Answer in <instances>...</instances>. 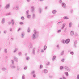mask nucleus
<instances>
[{
    "mask_svg": "<svg viewBox=\"0 0 79 79\" xmlns=\"http://www.w3.org/2000/svg\"><path fill=\"white\" fill-rule=\"evenodd\" d=\"M34 34L32 35V40H35L36 38L38 37L39 35V32L37 31L35 29H34Z\"/></svg>",
    "mask_w": 79,
    "mask_h": 79,
    "instance_id": "f257e3e1",
    "label": "nucleus"
},
{
    "mask_svg": "<svg viewBox=\"0 0 79 79\" xmlns=\"http://www.w3.org/2000/svg\"><path fill=\"white\" fill-rule=\"evenodd\" d=\"M64 68L65 70L66 71H68L69 72L71 71V69L69 67L67 66H65L64 67Z\"/></svg>",
    "mask_w": 79,
    "mask_h": 79,
    "instance_id": "f03ea898",
    "label": "nucleus"
},
{
    "mask_svg": "<svg viewBox=\"0 0 79 79\" xmlns=\"http://www.w3.org/2000/svg\"><path fill=\"white\" fill-rule=\"evenodd\" d=\"M10 6V3L7 4L6 5L5 8L6 10L9 9Z\"/></svg>",
    "mask_w": 79,
    "mask_h": 79,
    "instance_id": "7ed1b4c3",
    "label": "nucleus"
},
{
    "mask_svg": "<svg viewBox=\"0 0 79 79\" xmlns=\"http://www.w3.org/2000/svg\"><path fill=\"white\" fill-rule=\"evenodd\" d=\"M10 67L12 68V69H16V66L14 65V64L10 65Z\"/></svg>",
    "mask_w": 79,
    "mask_h": 79,
    "instance_id": "20e7f679",
    "label": "nucleus"
},
{
    "mask_svg": "<svg viewBox=\"0 0 79 79\" xmlns=\"http://www.w3.org/2000/svg\"><path fill=\"white\" fill-rule=\"evenodd\" d=\"M13 10H19V6H16V8H15V7H14L13 8Z\"/></svg>",
    "mask_w": 79,
    "mask_h": 79,
    "instance_id": "39448f33",
    "label": "nucleus"
},
{
    "mask_svg": "<svg viewBox=\"0 0 79 79\" xmlns=\"http://www.w3.org/2000/svg\"><path fill=\"white\" fill-rule=\"evenodd\" d=\"M74 32L73 31H71L70 32V35L71 36H73L74 35Z\"/></svg>",
    "mask_w": 79,
    "mask_h": 79,
    "instance_id": "423d86ee",
    "label": "nucleus"
},
{
    "mask_svg": "<svg viewBox=\"0 0 79 79\" xmlns=\"http://www.w3.org/2000/svg\"><path fill=\"white\" fill-rule=\"evenodd\" d=\"M35 48H34L33 49L32 53L33 55H35Z\"/></svg>",
    "mask_w": 79,
    "mask_h": 79,
    "instance_id": "0eeeda50",
    "label": "nucleus"
},
{
    "mask_svg": "<svg viewBox=\"0 0 79 79\" xmlns=\"http://www.w3.org/2000/svg\"><path fill=\"white\" fill-rule=\"evenodd\" d=\"M62 6L64 8H65L66 7V4L64 3H63L62 4Z\"/></svg>",
    "mask_w": 79,
    "mask_h": 79,
    "instance_id": "6e6552de",
    "label": "nucleus"
},
{
    "mask_svg": "<svg viewBox=\"0 0 79 79\" xmlns=\"http://www.w3.org/2000/svg\"><path fill=\"white\" fill-rule=\"evenodd\" d=\"M24 35H25L24 33L23 32L21 34V38H22V39H23V38H24Z\"/></svg>",
    "mask_w": 79,
    "mask_h": 79,
    "instance_id": "1a4fd4ad",
    "label": "nucleus"
},
{
    "mask_svg": "<svg viewBox=\"0 0 79 79\" xmlns=\"http://www.w3.org/2000/svg\"><path fill=\"white\" fill-rule=\"evenodd\" d=\"M69 42H70V39H68L65 40V43L66 44H68Z\"/></svg>",
    "mask_w": 79,
    "mask_h": 79,
    "instance_id": "9d476101",
    "label": "nucleus"
},
{
    "mask_svg": "<svg viewBox=\"0 0 79 79\" xmlns=\"http://www.w3.org/2000/svg\"><path fill=\"white\" fill-rule=\"evenodd\" d=\"M5 18H3L2 19L1 23L2 24H4V23H5Z\"/></svg>",
    "mask_w": 79,
    "mask_h": 79,
    "instance_id": "9b49d317",
    "label": "nucleus"
},
{
    "mask_svg": "<svg viewBox=\"0 0 79 79\" xmlns=\"http://www.w3.org/2000/svg\"><path fill=\"white\" fill-rule=\"evenodd\" d=\"M32 44L31 43L28 46V47H29V49L32 48Z\"/></svg>",
    "mask_w": 79,
    "mask_h": 79,
    "instance_id": "f8f14e48",
    "label": "nucleus"
},
{
    "mask_svg": "<svg viewBox=\"0 0 79 79\" xmlns=\"http://www.w3.org/2000/svg\"><path fill=\"white\" fill-rule=\"evenodd\" d=\"M14 59L16 62H18V59L16 57H14Z\"/></svg>",
    "mask_w": 79,
    "mask_h": 79,
    "instance_id": "ddd939ff",
    "label": "nucleus"
},
{
    "mask_svg": "<svg viewBox=\"0 0 79 79\" xmlns=\"http://www.w3.org/2000/svg\"><path fill=\"white\" fill-rule=\"evenodd\" d=\"M43 72L44 74H47L48 73V70L46 69H44L43 70Z\"/></svg>",
    "mask_w": 79,
    "mask_h": 79,
    "instance_id": "4468645a",
    "label": "nucleus"
},
{
    "mask_svg": "<svg viewBox=\"0 0 79 79\" xmlns=\"http://www.w3.org/2000/svg\"><path fill=\"white\" fill-rule=\"evenodd\" d=\"M66 26V24L65 23H64L62 25V26L61 27V29H63L64 28V27H65V26Z\"/></svg>",
    "mask_w": 79,
    "mask_h": 79,
    "instance_id": "2eb2a0df",
    "label": "nucleus"
},
{
    "mask_svg": "<svg viewBox=\"0 0 79 79\" xmlns=\"http://www.w3.org/2000/svg\"><path fill=\"white\" fill-rule=\"evenodd\" d=\"M38 11L39 13H42V9H41V8H40L39 9Z\"/></svg>",
    "mask_w": 79,
    "mask_h": 79,
    "instance_id": "dca6fc26",
    "label": "nucleus"
},
{
    "mask_svg": "<svg viewBox=\"0 0 79 79\" xmlns=\"http://www.w3.org/2000/svg\"><path fill=\"white\" fill-rule=\"evenodd\" d=\"M27 17L28 19H30L31 18V15H30L29 14L28 15H27Z\"/></svg>",
    "mask_w": 79,
    "mask_h": 79,
    "instance_id": "f3484780",
    "label": "nucleus"
},
{
    "mask_svg": "<svg viewBox=\"0 0 79 79\" xmlns=\"http://www.w3.org/2000/svg\"><path fill=\"white\" fill-rule=\"evenodd\" d=\"M11 22L12 23V25H14V24H15V22L14 21V19H12L11 21Z\"/></svg>",
    "mask_w": 79,
    "mask_h": 79,
    "instance_id": "a211bd4d",
    "label": "nucleus"
},
{
    "mask_svg": "<svg viewBox=\"0 0 79 79\" xmlns=\"http://www.w3.org/2000/svg\"><path fill=\"white\" fill-rule=\"evenodd\" d=\"M35 9V8H34V6H32L31 7V11H32V12H34V10Z\"/></svg>",
    "mask_w": 79,
    "mask_h": 79,
    "instance_id": "6ab92c4d",
    "label": "nucleus"
},
{
    "mask_svg": "<svg viewBox=\"0 0 79 79\" xmlns=\"http://www.w3.org/2000/svg\"><path fill=\"white\" fill-rule=\"evenodd\" d=\"M17 50H18V48H16L15 50L13 51V52L14 53H16V52H17Z\"/></svg>",
    "mask_w": 79,
    "mask_h": 79,
    "instance_id": "aec40b11",
    "label": "nucleus"
},
{
    "mask_svg": "<svg viewBox=\"0 0 79 79\" xmlns=\"http://www.w3.org/2000/svg\"><path fill=\"white\" fill-rule=\"evenodd\" d=\"M64 74H65V75L66 76H69V74H68V72H65Z\"/></svg>",
    "mask_w": 79,
    "mask_h": 79,
    "instance_id": "412c9836",
    "label": "nucleus"
},
{
    "mask_svg": "<svg viewBox=\"0 0 79 79\" xmlns=\"http://www.w3.org/2000/svg\"><path fill=\"white\" fill-rule=\"evenodd\" d=\"M72 24H73V23H72V22H70L69 23V26L70 27H71Z\"/></svg>",
    "mask_w": 79,
    "mask_h": 79,
    "instance_id": "4be33fe9",
    "label": "nucleus"
},
{
    "mask_svg": "<svg viewBox=\"0 0 79 79\" xmlns=\"http://www.w3.org/2000/svg\"><path fill=\"white\" fill-rule=\"evenodd\" d=\"M56 10H55L53 11L52 13H53V14H55L56 13Z\"/></svg>",
    "mask_w": 79,
    "mask_h": 79,
    "instance_id": "5701e85b",
    "label": "nucleus"
},
{
    "mask_svg": "<svg viewBox=\"0 0 79 79\" xmlns=\"http://www.w3.org/2000/svg\"><path fill=\"white\" fill-rule=\"evenodd\" d=\"M2 69L3 71H4L6 70V68H5V67H2Z\"/></svg>",
    "mask_w": 79,
    "mask_h": 79,
    "instance_id": "b1692460",
    "label": "nucleus"
},
{
    "mask_svg": "<svg viewBox=\"0 0 79 79\" xmlns=\"http://www.w3.org/2000/svg\"><path fill=\"white\" fill-rule=\"evenodd\" d=\"M55 58H56V56H53V57L52 58V61H54V60H55Z\"/></svg>",
    "mask_w": 79,
    "mask_h": 79,
    "instance_id": "393cba45",
    "label": "nucleus"
},
{
    "mask_svg": "<svg viewBox=\"0 0 79 79\" xmlns=\"http://www.w3.org/2000/svg\"><path fill=\"white\" fill-rule=\"evenodd\" d=\"M29 11L27 10V11H26V15H29Z\"/></svg>",
    "mask_w": 79,
    "mask_h": 79,
    "instance_id": "a878e982",
    "label": "nucleus"
},
{
    "mask_svg": "<svg viewBox=\"0 0 79 79\" xmlns=\"http://www.w3.org/2000/svg\"><path fill=\"white\" fill-rule=\"evenodd\" d=\"M57 32V33H60V32H61V29L58 30Z\"/></svg>",
    "mask_w": 79,
    "mask_h": 79,
    "instance_id": "bb28decb",
    "label": "nucleus"
},
{
    "mask_svg": "<svg viewBox=\"0 0 79 79\" xmlns=\"http://www.w3.org/2000/svg\"><path fill=\"white\" fill-rule=\"evenodd\" d=\"M18 55H19V56H22V53L21 52H19L18 53Z\"/></svg>",
    "mask_w": 79,
    "mask_h": 79,
    "instance_id": "cd10ccee",
    "label": "nucleus"
},
{
    "mask_svg": "<svg viewBox=\"0 0 79 79\" xmlns=\"http://www.w3.org/2000/svg\"><path fill=\"white\" fill-rule=\"evenodd\" d=\"M47 46L45 45L44 47V50H46V49H47Z\"/></svg>",
    "mask_w": 79,
    "mask_h": 79,
    "instance_id": "c85d7f7f",
    "label": "nucleus"
},
{
    "mask_svg": "<svg viewBox=\"0 0 79 79\" xmlns=\"http://www.w3.org/2000/svg\"><path fill=\"white\" fill-rule=\"evenodd\" d=\"M22 79H25V75H23L22 76Z\"/></svg>",
    "mask_w": 79,
    "mask_h": 79,
    "instance_id": "c756f323",
    "label": "nucleus"
},
{
    "mask_svg": "<svg viewBox=\"0 0 79 79\" xmlns=\"http://www.w3.org/2000/svg\"><path fill=\"white\" fill-rule=\"evenodd\" d=\"M62 43H63V44H65V41L64 40H62Z\"/></svg>",
    "mask_w": 79,
    "mask_h": 79,
    "instance_id": "7c9ffc66",
    "label": "nucleus"
},
{
    "mask_svg": "<svg viewBox=\"0 0 79 79\" xmlns=\"http://www.w3.org/2000/svg\"><path fill=\"white\" fill-rule=\"evenodd\" d=\"M64 19H69L68 17L66 16L64 17Z\"/></svg>",
    "mask_w": 79,
    "mask_h": 79,
    "instance_id": "2f4dec72",
    "label": "nucleus"
},
{
    "mask_svg": "<svg viewBox=\"0 0 79 79\" xmlns=\"http://www.w3.org/2000/svg\"><path fill=\"white\" fill-rule=\"evenodd\" d=\"M35 15L34 14H33V16H32V18H33L34 19L35 18Z\"/></svg>",
    "mask_w": 79,
    "mask_h": 79,
    "instance_id": "473e14b6",
    "label": "nucleus"
},
{
    "mask_svg": "<svg viewBox=\"0 0 79 79\" xmlns=\"http://www.w3.org/2000/svg\"><path fill=\"white\" fill-rule=\"evenodd\" d=\"M62 22H63V21H60V22H58L57 23V24L58 25H59V24H60V23H62Z\"/></svg>",
    "mask_w": 79,
    "mask_h": 79,
    "instance_id": "72a5a7b5",
    "label": "nucleus"
},
{
    "mask_svg": "<svg viewBox=\"0 0 79 79\" xmlns=\"http://www.w3.org/2000/svg\"><path fill=\"white\" fill-rule=\"evenodd\" d=\"M6 16H9V15H11V13H8L6 14Z\"/></svg>",
    "mask_w": 79,
    "mask_h": 79,
    "instance_id": "f704fd0d",
    "label": "nucleus"
},
{
    "mask_svg": "<svg viewBox=\"0 0 79 79\" xmlns=\"http://www.w3.org/2000/svg\"><path fill=\"white\" fill-rule=\"evenodd\" d=\"M31 31V28H28L27 32H29Z\"/></svg>",
    "mask_w": 79,
    "mask_h": 79,
    "instance_id": "c9c22d12",
    "label": "nucleus"
},
{
    "mask_svg": "<svg viewBox=\"0 0 79 79\" xmlns=\"http://www.w3.org/2000/svg\"><path fill=\"white\" fill-rule=\"evenodd\" d=\"M64 51H62V52L61 53V55H63V54H64Z\"/></svg>",
    "mask_w": 79,
    "mask_h": 79,
    "instance_id": "e433bc0d",
    "label": "nucleus"
},
{
    "mask_svg": "<svg viewBox=\"0 0 79 79\" xmlns=\"http://www.w3.org/2000/svg\"><path fill=\"white\" fill-rule=\"evenodd\" d=\"M19 67L18 66H17V69L18 70V71H19Z\"/></svg>",
    "mask_w": 79,
    "mask_h": 79,
    "instance_id": "4c0bfd02",
    "label": "nucleus"
},
{
    "mask_svg": "<svg viewBox=\"0 0 79 79\" xmlns=\"http://www.w3.org/2000/svg\"><path fill=\"white\" fill-rule=\"evenodd\" d=\"M35 71H32L31 72V74H35Z\"/></svg>",
    "mask_w": 79,
    "mask_h": 79,
    "instance_id": "58836bf2",
    "label": "nucleus"
},
{
    "mask_svg": "<svg viewBox=\"0 0 79 79\" xmlns=\"http://www.w3.org/2000/svg\"><path fill=\"white\" fill-rule=\"evenodd\" d=\"M11 61H12V64H14L15 63V61H14V60H11Z\"/></svg>",
    "mask_w": 79,
    "mask_h": 79,
    "instance_id": "ea45409f",
    "label": "nucleus"
},
{
    "mask_svg": "<svg viewBox=\"0 0 79 79\" xmlns=\"http://www.w3.org/2000/svg\"><path fill=\"white\" fill-rule=\"evenodd\" d=\"M43 68V65H41L40 66V69H42V68Z\"/></svg>",
    "mask_w": 79,
    "mask_h": 79,
    "instance_id": "a19ab883",
    "label": "nucleus"
},
{
    "mask_svg": "<svg viewBox=\"0 0 79 79\" xmlns=\"http://www.w3.org/2000/svg\"><path fill=\"white\" fill-rule=\"evenodd\" d=\"M63 69V67L62 66H61L60 67V70H62Z\"/></svg>",
    "mask_w": 79,
    "mask_h": 79,
    "instance_id": "79ce46f5",
    "label": "nucleus"
},
{
    "mask_svg": "<svg viewBox=\"0 0 79 79\" xmlns=\"http://www.w3.org/2000/svg\"><path fill=\"white\" fill-rule=\"evenodd\" d=\"M4 32L5 34H6V33H7V30H5L4 31Z\"/></svg>",
    "mask_w": 79,
    "mask_h": 79,
    "instance_id": "37998d69",
    "label": "nucleus"
},
{
    "mask_svg": "<svg viewBox=\"0 0 79 79\" xmlns=\"http://www.w3.org/2000/svg\"><path fill=\"white\" fill-rule=\"evenodd\" d=\"M70 53L71 55H74V52H71Z\"/></svg>",
    "mask_w": 79,
    "mask_h": 79,
    "instance_id": "c03bdc74",
    "label": "nucleus"
},
{
    "mask_svg": "<svg viewBox=\"0 0 79 79\" xmlns=\"http://www.w3.org/2000/svg\"><path fill=\"white\" fill-rule=\"evenodd\" d=\"M5 52L6 53H7V49H5Z\"/></svg>",
    "mask_w": 79,
    "mask_h": 79,
    "instance_id": "a18cd8bd",
    "label": "nucleus"
},
{
    "mask_svg": "<svg viewBox=\"0 0 79 79\" xmlns=\"http://www.w3.org/2000/svg\"><path fill=\"white\" fill-rule=\"evenodd\" d=\"M77 44V41H75L74 42V44L76 45Z\"/></svg>",
    "mask_w": 79,
    "mask_h": 79,
    "instance_id": "49530a36",
    "label": "nucleus"
},
{
    "mask_svg": "<svg viewBox=\"0 0 79 79\" xmlns=\"http://www.w3.org/2000/svg\"><path fill=\"white\" fill-rule=\"evenodd\" d=\"M26 59L27 60H29V57H27Z\"/></svg>",
    "mask_w": 79,
    "mask_h": 79,
    "instance_id": "de8ad7c7",
    "label": "nucleus"
},
{
    "mask_svg": "<svg viewBox=\"0 0 79 79\" xmlns=\"http://www.w3.org/2000/svg\"><path fill=\"white\" fill-rule=\"evenodd\" d=\"M24 69L25 70L27 69V67L25 66L24 68Z\"/></svg>",
    "mask_w": 79,
    "mask_h": 79,
    "instance_id": "09e8293b",
    "label": "nucleus"
},
{
    "mask_svg": "<svg viewBox=\"0 0 79 79\" xmlns=\"http://www.w3.org/2000/svg\"><path fill=\"white\" fill-rule=\"evenodd\" d=\"M33 77L34 78H35V77H36V75L34 74L33 75Z\"/></svg>",
    "mask_w": 79,
    "mask_h": 79,
    "instance_id": "8fccbe9b",
    "label": "nucleus"
},
{
    "mask_svg": "<svg viewBox=\"0 0 79 79\" xmlns=\"http://www.w3.org/2000/svg\"><path fill=\"white\" fill-rule=\"evenodd\" d=\"M60 3H63V1L61 0H60L59 1Z\"/></svg>",
    "mask_w": 79,
    "mask_h": 79,
    "instance_id": "3c124183",
    "label": "nucleus"
},
{
    "mask_svg": "<svg viewBox=\"0 0 79 79\" xmlns=\"http://www.w3.org/2000/svg\"><path fill=\"white\" fill-rule=\"evenodd\" d=\"M21 19H22V20H24V17H21Z\"/></svg>",
    "mask_w": 79,
    "mask_h": 79,
    "instance_id": "603ef678",
    "label": "nucleus"
},
{
    "mask_svg": "<svg viewBox=\"0 0 79 79\" xmlns=\"http://www.w3.org/2000/svg\"><path fill=\"white\" fill-rule=\"evenodd\" d=\"M75 36H78V34H77V33H75Z\"/></svg>",
    "mask_w": 79,
    "mask_h": 79,
    "instance_id": "864d4df0",
    "label": "nucleus"
},
{
    "mask_svg": "<svg viewBox=\"0 0 79 79\" xmlns=\"http://www.w3.org/2000/svg\"><path fill=\"white\" fill-rule=\"evenodd\" d=\"M21 28H20L18 29V31H21Z\"/></svg>",
    "mask_w": 79,
    "mask_h": 79,
    "instance_id": "5fc2aeb1",
    "label": "nucleus"
},
{
    "mask_svg": "<svg viewBox=\"0 0 79 79\" xmlns=\"http://www.w3.org/2000/svg\"><path fill=\"white\" fill-rule=\"evenodd\" d=\"M44 50H43V49L41 50V52L42 53H44Z\"/></svg>",
    "mask_w": 79,
    "mask_h": 79,
    "instance_id": "6e6d98bb",
    "label": "nucleus"
},
{
    "mask_svg": "<svg viewBox=\"0 0 79 79\" xmlns=\"http://www.w3.org/2000/svg\"><path fill=\"white\" fill-rule=\"evenodd\" d=\"M20 24H23V22H20Z\"/></svg>",
    "mask_w": 79,
    "mask_h": 79,
    "instance_id": "4d7b16f0",
    "label": "nucleus"
},
{
    "mask_svg": "<svg viewBox=\"0 0 79 79\" xmlns=\"http://www.w3.org/2000/svg\"><path fill=\"white\" fill-rule=\"evenodd\" d=\"M27 2H31V0H26Z\"/></svg>",
    "mask_w": 79,
    "mask_h": 79,
    "instance_id": "13d9d810",
    "label": "nucleus"
},
{
    "mask_svg": "<svg viewBox=\"0 0 79 79\" xmlns=\"http://www.w3.org/2000/svg\"><path fill=\"white\" fill-rule=\"evenodd\" d=\"M63 79H66V77L64 76H63Z\"/></svg>",
    "mask_w": 79,
    "mask_h": 79,
    "instance_id": "bf43d9fd",
    "label": "nucleus"
},
{
    "mask_svg": "<svg viewBox=\"0 0 79 79\" xmlns=\"http://www.w3.org/2000/svg\"><path fill=\"white\" fill-rule=\"evenodd\" d=\"M10 31H11V32H12V31H13V29L11 28H10Z\"/></svg>",
    "mask_w": 79,
    "mask_h": 79,
    "instance_id": "052dcab7",
    "label": "nucleus"
},
{
    "mask_svg": "<svg viewBox=\"0 0 79 79\" xmlns=\"http://www.w3.org/2000/svg\"><path fill=\"white\" fill-rule=\"evenodd\" d=\"M61 61H62V62H64V59H62Z\"/></svg>",
    "mask_w": 79,
    "mask_h": 79,
    "instance_id": "680f3d73",
    "label": "nucleus"
},
{
    "mask_svg": "<svg viewBox=\"0 0 79 79\" xmlns=\"http://www.w3.org/2000/svg\"><path fill=\"white\" fill-rule=\"evenodd\" d=\"M77 79H79V74L77 76Z\"/></svg>",
    "mask_w": 79,
    "mask_h": 79,
    "instance_id": "e2e57ef3",
    "label": "nucleus"
},
{
    "mask_svg": "<svg viewBox=\"0 0 79 79\" xmlns=\"http://www.w3.org/2000/svg\"><path fill=\"white\" fill-rule=\"evenodd\" d=\"M49 64H50V63L48 62V64H46V65H47V66H48V65H49Z\"/></svg>",
    "mask_w": 79,
    "mask_h": 79,
    "instance_id": "0e129e2a",
    "label": "nucleus"
},
{
    "mask_svg": "<svg viewBox=\"0 0 79 79\" xmlns=\"http://www.w3.org/2000/svg\"><path fill=\"white\" fill-rule=\"evenodd\" d=\"M73 10H70V13H73Z\"/></svg>",
    "mask_w": 79,
    "mask_h": 79,
    "instance_id": "69168bd1",
    "label": "nucleus"
},
{
    "mask_svg": "<svg viewBox=\"0 0 79 79\" xmlns=\"http://www.w3.org/2000/svg\"><path fill=\"white\" fill-rule=\"evenodd\" d=\"M49 77L50 78H52V77H53L52 76H49Z\"/></svg>",
    "mask_w": 79,
    "mask_h": 79,
    "instance_id": "338daca9",
    "label": "nucleus"
},
{
    "mask_svg": "<svg viewBox=\"0 0 79 79\" xmlns=\"http://www.w3.org/2000/svg\"><path fill=\"white\" fill-rule=\"evenodd\" d=\"M8 24H11V22H9Z\"/></svg>",
    "mask_w": 79,
    "mask_h": 79,
    "instance_id": "774afa93",
    "label": "nucleus"
}]
</instances>
